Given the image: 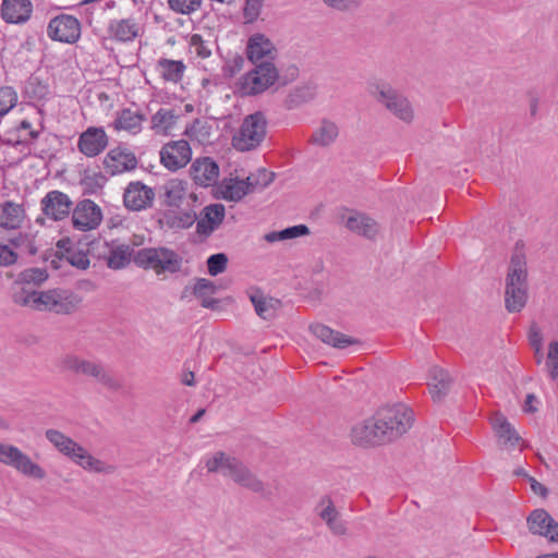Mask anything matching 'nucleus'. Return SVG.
<instances>
[{"label":"nucleus","instance_id":"obj_8","mask_svg":"<svg viewBox=\"0 0 558 558\" xmlns=\"http://www.w3.org/2000/svg\"><path fill=\"white\" fill-rule=\"evenodd\" d=\"M279 77V72L274 62L255 64V68L243 75L241 92L244 95H257L272 86Z\"/></svg>","mask_w":558,"mask_h":558},{"label":"nucleus","instance_id":"obj_62","mask_svg":"<svg viewBox=\"0 0 558 558\" xmlns=\"http://www.w3.org/2000/svg\"><path fill=\"white\" fill-rule=\"evenodd\" d=\"M201 299L202 306L206 308H214L217 304V301L211 298V295L198 296Z\"/></svg>","mask_w":558,"mask_h":558},{"label":"nucleus","instance_id":"obj_49","mask_svg":"<svg viewBox=\"0 0 558 558\" xmlns=\"http://www.w3.org/2000/svg\"><path fill=\"white\" fill-rule=\"evenodd\" d=\"M64 258L69 264L82 270L87 269L90 264L87 253L81 250H68Z\"/></svg>","mask_w":558,"mask_h":558},{"label":"nucleus","instance_id":"obj_40","mask_svg":"<svg viewBox=\"0 0 558 558\" xmlns=\"http://www.w3.org/2000/svg\"><path fill=\"white\" fill-rule=\"evenodd\" d=\"M310 234V229L305 225H296L283 230L271 231L264 235V239L268 243L275 242H283L289 240H294L301 236H305Z\"/></svg>","mask_w":558,"mask_h":558},{"label":"nucleus","instance_id":"obj_43","mask_svg":"<svg viewBox=\"0 0 558 558\" xmlns=\"http://www.w3.org/2000/svg\"><path fill=\"white\" fill-rule=\"evenodd\" d=\"M376 433H374L371 420H364L355 424L351 430V438L354 444L359 445H377Z\"/></svg>","mask_w":558,"mask_h":558},{"label":"nucleus","instance_id":"obj_13","mask_svg":"<svg viewBox=\"0 0 558 558\" xmlns=\"http://www.w3.org/2000/svg\"><path fill=\"white\" fill-rule=\"evenodd\" d=\"M192 159V149L184 140L171 141L160 149V161L170 171L184 168Z\"/></svg>","mask_w":558,"mask_h":558},{"label":"nucleus","instance_id":"obj_9","mask_svg":"<svg viewBox=\"0 0 558 558\" xmlns=\"http://www.w3.org/2000/svg\"><path fill=\"white\" fill-rule=\"evenodd\" d=\"M376 99L400 120L404 122L413 120L414 111L410 101L391 86L387 84L379 85Z\"/></svg>","mask_w":558,"mask_h":558},{"label":"nucleus","instance_id":"obj_45","mask_svg":"<svg viewBox=\"0 0 558 558\" xmlns=\"http://www.w3.org/2000/svg\"><path fill=\"white\" fill-rule=\"evenodd\" d=\"M275 174L265 168H259L246 177L245 183L250 193L267 187L274 181Z\"/></svg>","mask_w":558,"mask_h":558},{"label":"nucleus","instance_id":"obj_23","mask_svg":"<svg viewBox=\"0 0 558 558\" xmlns=\"http://www.w3.org/2000/svg\"><path fill=\"white\" fill-rule=\"evenodd\" d=\"M141 32V26L133 17L110 20L107 27L108 37L117 43H131Z\"/></svg>","mask_w":558,"mask_h":558},{"label":"nucleus","instance_id":"obj_60","mask_svg":"<svg viewBox=\"0 0 558 558\" xmlns=\"http://www.w3.org/2000/svg\"><path fill=\"white\" fill-rule=\"evenodd\" d=\"M31 272L32 275L28 278L38 282H43L48 278L46 270L43 269H33Z\"/></svg>","mask_w":558,"mask_h":558},{"label":"nucleus","instance_id":"obj_39","mask_svg":"<svg viewBox=\"0 0 558 558\" xmlns=\"http://www.w3.org/2000/svg\"><path fill=\"white\" fill-rule=\"evenodd\" d=\"M184 134L190 141L201 145H207L213 142V126L203 120H195L185 129Z\"/></svg>","mask_w":558,"mask_h":558},{"label":"nucleus","instance_id":"obj_25","mask_svg":"<svg viewBox=\"0 0 558 558\" xmlns=\"http://www.w3.org/2000/svg\"><path fill=\"white\" fill-rule=\"evenodd\" d=\"M225 215L226 209L222 204L217 203L206 206L196 223L197 233L209 236L222 223Z\"/></svg>","mask_w":558,"mask_h":558},{"label":"nucleus","instance_id":"obj_41","mask_svg":"<svg viewBox=\"0 0 558 558\" xmlns=\"http://www.w3.org/2000/svg\"><path fill=\"white\" fill-rule=\"evenodd\" d=\"M390 414L381 413L380 410L377 411V413L374 416L369 417L373 430L374 433H376L375 438L377 445L391 440L393 427H388L386 423V421L390 420ZM395 430H398L397 426Z\"/></svg>","mask_w":558,"mask_h":558},{"label":"nucleus","instance_id":"obj_64","mask_svg":"<svg viewBox=\"0 0 558 558\" xmlns=\"http://www.w3.org/2000/svg\"><path fill=\"white\" fill-rule=\"evenodd\" d=\"M20 126L23 130H29V135H31L32 138H37L39 136V133L37 131L31 130L32 129L31 122H28L26 120H23L21 122Z\"/></svg>","mask_w":558,"mask_h":558},{"label":"nucleus","instance_id":"obj_10","mask_svg":"<svg viewBox=\"0 0 558 558\" xmlns=\"http://www.w3.org/2000/svg\"><path fill=\"white\" fill-rule=\"evenodd\" d=\"M161 189L163 203L168 207H190L197 202V195L191 191V186L185 180L170 179L163 183Z\"/></svg>","mask_w":558,"mask_h":558},{"label":"nucleus","instance_id":"obj_38","mask_svg":"<svg viewBox=\"0 0 558 558\" xmlns=\"http://www.w3.org/2000/svg\"><path fill=\"white\" fill-rule=\"evenodd\" d=\"M133 255V248L129 244L113 245L107 256V265L111 269H122L126 267Z\"/></svg>","mask_w":558,"mask_h":558},{"label":"nucleus","instance_id":"obj_6","mask_svg":"<svg viewBox=\"0 0 558 558\" xmlns=\"http://www.w3.org/2000/svg\"><path fill=\"white\" fill-rule=\"evenodd\" d=\"M0 463L33 480L41 481L47 475L43 466L34 462L32 458L19 447L11 444L0 442Z\"/></svg>","mask_w":558,"mask_h":558},{"label":"nucleus","instance_id":"obj_19","mask_svg":"<svg viewBox=\"0 0 558 558\" xmlns=\"http://www.w3.org/2000/svg\"><path fill=\"white\" fill-rule=\"evenodd\" d=\"M108 146V135L104 128L89 126L78 137V150L86 157H96Z\"/></svg>","mask_w":558,"mask_h":558},{"label":"nucleus","instance_id":"obj_59","mask_svg":"<svg viewBox=\"0 0 558 558\" xmlns=\"http://www.w3.org/2000/svg\"><path fill=\"white\" fill-rule=\"evenodd\" d=\"M544 536L547 537L550 542L558 543V523L554 519L550 523V527H548V532H546Z\"/></svg>","mask_w":558,"mask_h":558},{"label":"nucleus","instance_id":"obj_7","mask_svg":"<svg viewBox=\"0 0 558 558\" xmlns=\"http://www.w3.org/2000/svg\"><path fill=\"white\" fill-rule=\"evenodd\" d=\"M59 367L64 372L92 377L96 381L108 387H113L116 385L114 379L106 372L100 363L75 354H66L62 356L59 361Z\"/></svg>","mask_w":558,"mask_h":558},{"label":"nucleus","instance_id":"obj_61","mask_svg":"<svg viewBox=\"0 0 558 558\" xmlns=\"http://www.w3.org/2000/svg\"><path fill=\"white\" fill-rule=\"evenodd\" d=\"M530 482H531V489L535 494L544 496L547 493V489L545 488V486L543 484L538 483L536 480L530 478Z\"/></svg>","mask_w":558,"mask_h":558},{"label":"nucleus","instance_id":"obj_33","mask_svg":"<svg viewBox=\"0 0 558 558\" xmlns=\"http://www.w3.org/2000/svg\"><path fill=\"white\" fill-rule=\"evenodd\" d=\"M217 193L225 201L236 203L250 194V191L244 179L229 178L218 185Z\"/></svg>","mask_w":558,"mask_h":558},{"label":"nucleus","instance_id":"obj_48","mask_svg":"<svg viewBox=\"0 0 558 558\" xmlns=\"http://www.w3.org/2000/svg\"><path fill=\"white\" fill-rule=\"evenodd\" d=\"M168 4L175 13L191 14L201 8L202 0H168Z\"/></svg>","mask_w":558,"mask_h":558},{"label":"nucleus","instance_id":"obj_16","mask_svg":"<svg viewBox=\"0 0 558 558\" xmlns=\"http://www.w3.org/2000/svg\"><path fill=\"white\" fill-rule=\"evenodd\" d=\"M154 199V190L140 181L129 183L123 194L125 207L134 211L150 207Z\"/></svg>","mask_w":558,"mask_h":558},{"label":"nucleus","instance_id":"obj_12","mask_svg":"<svg viewBox=\"0 0 558 558\" xmlns=\"http://www.w3.org/2000/svg\"><path fill=\"white\" fill-rule=\"evenodd\" d=\"M315 514L326 524L330 533L335 536L348 535V524L342 519L333 500L329 496H323L314 508Z\"/></svg>","mask_w":558,"mask_h":558},{"label":"nucleus","instance_id":"obj_34","mask_svg":"<svg viewBox=\"0 0 558 558\" xmlns=\"http://www.w3.org/2000/svg\"><path fill=\"white\" fill-rule=\"evenodd\" d=\"M156 69L165 82L177 84L182 81L186 65L182 60L161 58L157 61Z\"/></svg>","mask_w":558,"mask_h":558},{"label":"nucleus","instance_id":"obj_26","mask_svg":"<svg viewBox=\"0 0 558 558\" xmlns=\"http://www.w3.org/2000/svg\"><path fill=\"white\" fill-rule=\"evenodd\" d=\"M194 182L201 186H209L218 180L219 167L209 157L197 158L191 167Z\"/></svg>","mask_w":558,"mask_h":558},{"label":"nucleus","instance_id":"obj_58","mask_svg":"<svg viewBox=\"0 0 558 558\" xmlns=\"http://www.w3.org/2000/svg\"><path fill=\"white\" fill-rule=\"evenodd\" d=\"M16 259L17 254L9 245L0 243V266H11Z\"/></svg>","mask_w":558,"mask_h":558},{"label":"nucleus","instance_id":"obj_37","mask_svg":"<svg viewBox=\"0 0 558 558\" xmlns=\"http://www.w3.org/2000/svg\"><path fill=\"white\" fill-rule=\"evenodd\" d=\"M339 136L337 123L330 120H323L313 131L311 143L318 147H328L336 142Z\"/></svg>","mask_w":558,"mask_h":558},{"label":"nucleus","instance_id":"obj_31","mask_svg":"<svg viewBox=\"0 0 558 558\" xmlns=\"http://www.w3.org/2000/svg\"><path fill=\"white\" fill-rule=\"evenodd\" d=\"M178 118L179 116L175 110L160 108L150 118V130L157 135H170L177 124Z\"/></svg>","mask_w":558,"mask_h":558},{"label":"nucleus","instance_id":"obj_11","mask_svg":"<svg viewBox=\"0 0 558 558\" xmlns=\"http://www.w3.org/2000/svg\"><path fill=\"white\" fill-rule=\"evenodd\" d=\"M47 34L52 40L74 44L81 36V24L76 17L61 14L50 20Z\"/></svg>","mask_w":558,"mask_h":558},{"label":"nucleus","instance_id":"obj_24","mask_svg":"<svg viewBox=\"0 0 558 558\" xmlns=\"http://www.w3.org/2000/svg\"><path fill=\"white\" fill-rule=\"evenodd\" d=\"M0 12L9 24H24L32 16L33 3L31 0H3Z\"/></svg>","mask_w":558,"mask_h":558},{"label":"nucleus","instance_id":"obj_53","mask_svg":"<svg viewBox=\"0 0 558 558\" xmlns=\"http://www.w3.org/2000/svg\"><path fill=\"white\" fill-rule=\"evenodd\" d=\"M25 94L29 99H43L48 94V87L36 80H32L25 87Z\"/></svg>","mask_w":558,"mask_h":558},{"label":"nucleus","instance_id":"obj_52","mask_svg":"<svg viewBox=\"0 0 558 558\" xmlns=\"http://www.w3.org/2000/svg\"><path fill=\"white\" fill-rule=\"evenodd\" d=\"M315 92L311 86H301L295 88L289 95V105L290 107L299 106L300 104L306 102L314 98Z\"/></svg>","mask_w":558,"mask_h":558},{"label":"nucleus","instance_id":"obj_63","mask_svg":"<svg viewBox=\"0 0 558 558\" xmlns=\"http://www.w3.org/2000/svg\"><path fill=\"white\" fill-rule=\"evenodd\" d=\"M536 399H535V397L533 395H527L526 396L524 408H523L525 412L532 413V412L536 411V409L533 405V402Z\"/></svg>","mask_w":558,"mask_h":558},{"label":"nucleus","instance_id":"obj_35","mask_svg":"<svg viewBox=\"0 0 558 558\" xmlns=\"http://www.w3.org/2000/svg\"><path fill=\"white\" fill-rule=\"evenodd\" d=\"M163 219L168 228L182 230L191 228L195 223L197 215L193 206H190L182 210H168L165 213Z\"/></svg>","mask_w":558,"mask_h":558},{"label":"nucleus","instance_id":"obj_56","mask_svg":"<svg viewBox=\"0 0 558 558\" xmlns=\"http://www.w3.org/2000/svg\"><path fill=\"white\" fill-rule=\"evenodd\" d=\"M262 3L263 0H246V4L243 10L246 23H252L258 17Z\"/></svg>","mask_w":558,"mask_h":558},{"label":"nucleus","instance_id":"obj_29","mask_svg":"<svg viewBox=\"0 0 558 558\" xmlns=\"http://www.w3.org/2000/svg\"><path fill=\"white\" fill-rule=\"evenodd\" d=\"M310 329L317 339L337 349H344L355 343L353 338L336 331L323 324L311 325Z\"/></svg>","mask_w":558,"mask_h":558},{"label":"nucleus","instance_id":"obj_32","mask_svg":"<svg viewBox=\"0 0 558 558\" xmlns=\"http://www.w3.org/2000/svg\"><path fill=\"white\" fill-rule=\"evenodd\" d=\"M450 385L451 378L445 369L438 366L429 369L428 388L434 401H440L448 393Z\"/></svg>","mask_w":558,"mask_h":558},{"label":"nucleus","instance_id":"obj_4","mask_svg":"<svg viewBox=\"0 0 558 558\" xmlns=\"http://www.w3.org/2000/svg\"><path fill=\"white\" fill-rule=\"evenodd\" d=\"M133 260L138 267L151 269L157 275L174 274L182 267V258L179 254L163 246L141 248L134 254Z\"/></svg>","mask_w":558,"mask_h":558},{"label":"nucleus","instance_id":"obj_36","mask_svg":"<svg viewBox=\"0 0 558 558\" xmlns=\"http://www.w3.org/2000/svg\"><path fill=\"white\" fill-rule=\"evenodd\" d=\"M250 300L254 305L256 314L264 319L275 317L280 306L279 300L267 296L259 290H251Z\"/></svg>","mask_w":558,"mask_h":558},{"label":"nucleus","instance_id":"obj_5","mask_svg":"<svg viewBox=\"0 0 558 558\" xmlns=\"http://www.w3.org/2000/svg\"><path fill=\"white\" fill-rule=\"evenodd\" d=\"M267 121L262 112H255L244 118L238 132L232 138L233 147L239 151H250L257 148L266 136Z\"/></svg>","mask_w":558,"mask_h":558},{"label":"nucleus","instance_id":"obj_55","mask_svg":"<svg viewBox=\"0 0 558 558\" xmlns=\"http://www.w3.org/2000/svg\"><path fill=\"white\" fill-rule=\"evenodd\" d=\"M216 292V286L213 281L199 278L194 284L193 293L196 296L213 295Z\"/></svg>","mask_w":558,"mask_h":558},{"label":"nucleus","instance_id":"obj_3","mask_svg":"<svg viewBox=\"0 0 558 558\" xmlns=\"http://www.w3.org/2000/svg\"><path fill=\"white\" fill-rule=\"evenodd\" d=\"M205 466L208 472L221 473L223 476H229L236 484L255 493H260L264 489L262 481H259L240 460L222 451L206 457Z\"/></svg>","mask_w":558,"mask_h":558},{"label":"nucleus","instance_id":"obj_44","mask_svg":"<svg viewBox=\"0 0 558 558\" xmlns=\"http://www.w3.org/2000/svg\"><path fill=\"white\" fill-rule=\"evenodd\" d=\"M551 522L553 518L543 509L534 510L527 518L529 530L541 536L548 532Z\"/></svg>","mask_w":558,"mask_h":558},{"label":"nucleus","instance_id":"obj_20","mask_svg":"<svg viewBox=\"0 0 558 558\" xmlns=\"http://www.w3.org/2000/svg\"><path fill=\"white\" fill-rule=\"evenodd\" d=\"M104 166L109 174L117 175L135 169L137 159L129 149L116 147L106 155Z\"/></svg>","mask_w":558,"mask_h":558},{"label":"nucleus","instance_id":"obj_54","mask_svg":"<svg viewBox=\"0 0 558 558\" xmlns=\"http://www.w3.org/2000/svg\"><path fill=\"white\" fill-rule=\"evenodd\" d=\"M529 338H530L531 345L534 348V351H535L536 363L539 364L543 360V353H542L543 337H542L541 330L537 328V326L531 327Z\"/></svg>","mask_w":558,"mask_h":558},{"label":"nucleus","instance_id":"obj_50","mask_svg":"<svg viewBox=\"0 0 558 558\" xmlns=\"http://www.w3.org/2000/svg\"><path fill=\"white\" fill-rule=\"evenodd\" d=\"M545 367L553 379L558 377V341L549 343Z\"/></svg>","mask_w":558,"mask_h":558},{"label":"nucleus","instance_id":"obj_14","mask_svg":"<svg viewBox=\"0 0 558 558\" xmlns=\"http://www.w3.org/2000/svg\"><path fill=\"white\" fill-rule=\"evenodd\" d=\"M102 221L100 207L92 199L81 201L72 210V223L76 230L90 231Z\"/></svg>","mask_w":558,"mask_h":558},{"label":"nucleus","instance_id":"obj_1","mask_svg":"<svg viewBox=\"0 0 558 558\" xmlns=\"http://www.w3.org/2000/svg\"><path fill=\"white\" fill-rule=\"evenodd\" d=\"M45 437L60 453L85 471L104 474L113 472L112 465L95 458L87 449L64 433L49 428L45 432Z\"/></svg>","mask_w":558,"mask_h":558},{"label":"nucleus","instance_id":"obj_51","mask_svg":"<svg viewBox=\"0 0 558 558\" xmlns=\"http://www.w3.org/2000/svg\"><path fill=\"white\" fill-rule=\"evenodd\" d=\"M228 264V257L223 253H217L208 257L207 268L210 276H218L222 274Z\"/></svg>","mask_w":558,"mask_h":558},{"label":"nucleus","instance_id":"obj_57","mask_svg":"<svg viewBox=\"0 0 558 558\" xmlns=\"http://www.w3.org/2000/svg\"><path fill=\"white\" fill-rule=\"evenodd\" d=\"M324 2L338 11H351L360 4V0H324Z\"/></svg>","mask_w":558,"mask_h":558},{"label":"nucleus","instance_id":"obj_47","mask_svg":"<svg viewBox=\"0 0 558 558\" xmlns=\"http://www.w3.org/2000/svg\"><path fill=\"white\" fill-rule=\"evenodd\" d=\"M190 52L196 57L206 59L211 54L210 44L199 34H193L189 40Z\"/></svg>","mask_w":558,"mask_h":558},{"label":"nucleus","instance_id":"obj_21","mask_svg":"<svg viewBox=\"0 0 558 558\" xmlns=\"http://www.w3.org/2000/svg\"><path fill=\"white\" fill-rule=\"evenodd\" d=\"M490 424L501 449L512 451L519 447L521 437L502 414L496 413Z\"/></svg>","mask_w":558,"mask_h":558},{"label":"nucleus","instance_id":"obj_2","mask_svg":"<svg viewBox=\"0 0 558 558\" xmlns=\"http://www.w3.org/2000/svg\"><path fill=\"white\" fill-rule=\"evenodd\" d=\"M22 303L37 311L71 314L80 306L82 298L68 289H51L48 291L27 292Z\"/></svg>","mask_w":558,"mask_h":558},{"label":"nucleus","instance_id":"obj_17","mask_svg":"<svg viewBox=\"0 0 558 558\" xmlns=\"http://www.w3.org/2000/svg\"><path fill=\"white\" fill-rule=\"evenodd\" d=\"M146 116L138 109L122 108L114 113V119L110 126L116 132H125L130 135H137L143 131V123Z\"/></svg>","mask_w":558,"mask_h":558},{"label":"nucleus","instance_id":"obj_46","mask_svg":"<svg viewBox=\"0 0 558 558\" xmlns=\"http://www.w3.org/2000/svg\"><path fill=\"white\" fill-rule=\"evenodd\" d=\"M17 93L11 86L0 88V118L8 114L17 104Z\"/></svg>","mask_w":558,"mask_h":558},{"label":"nucleus","instance_id":"obj_28","mask_svg":"<svg viewBox=\"0 0 558 558\" xmlns=\"http://www.w3.org/2000/svg\"><path fill=\"white\" fill-rule=\"evenodd\" d=\"M25 219L23 205L12 201L0 203V228L5 230L19 229Z\"/></svg>","mask_w":558,"mask_h":558},{"label":"nucleus","instance_id":"obj_22","mask_svg":"<svg viewBox=\"0 0 558 558\" xmlns=\"http://www.w3.org/2000/svg\"><path fill=\"white\" fill-rule=\"evenodd\" d=\"M381 413L390 414V420H387L388 427H398V430H392L391 440L400 437L404 433H407L413 425L414 415L413 411L407 407L405 404L398 403L391 407L380 409Z\"/></svg>","mask_w":558,"mask_h":558},{"label":"nucleus","instance_id":"obj_42","mask_svg":"<svg viewBox=\"0 0 558 558\" xmlns=\"http://www.w3.org/2000/svg\"><path fill=\"white\" fill-rule=\"evenodd\" d=\"M527 301V288L506 286L505 302L509 312H520Z\"/></svg>","mask_w":558,"mask_h":558},{"label":"nucleus","instance_id":"obj_30","mask_svg":"<svg viewBox=\"0 0 558 558\" xmlns=\"http://www.w3.org/2000/svg\"><path fill=\"white\" fill-rule=\"evenodd\" d=\"M345 226L350 231L367 239H374L379 231L378 223L373 218L359 211L348 216Z\"/></svg>","mask_w":558,"mask_h":558},{"label":"nucleus","instance_id":"obj_15","mask_svg":"<svg viewBox=\"0 0 558 558\" xmlns=\"http://www.w3.org/2000/svg\"><path fill=\"white\" fill-rule=\"evenodd\" d=\"M73 202L68 194L53 190L48 192L40 201L44 215L53 221H60L69 217Z\"/></svg>","mask_w":558,"mask_h":558},{"label":"nucleus","instance_id":"obj_27","mask_svg":"<svg viewBox=\"0 0 558 558\" xmlns=\"http://www.w3.org/2000/svg\"><path fill=\"white\" fill-rule=\"evenodd\" d=\"M506 286L527 288L526 257L521 250H515L511 256Z\"/></svg>","mask_w":558,"mask_h":558},{"label":"nucleus","instance_id":"obj_18","mask_svg":"<svg viewBox=\"0 0 558 558\" xmlns=\"http://www.w3.org/2000/svg\"><path fill=\"white\" fill-rule=\"evenodd\" d=\"M246 54L247 59L254 64L274 62L277 49L267 36L254 34L247 40Z\"/></svg>","mask_w":558,"mask_h":558}]
</instances>
